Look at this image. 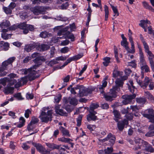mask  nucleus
Returning a JSON list of instances; mask_svg holds the SVG:
<instances>
[{"label": "nucleus", "mask_w": 154, "mask_h": 154, "mask_svg": "<svg viewBox=\"0 0 154 154\" xmlns=\"http://www.w3.org/2000/svg\"><path fill=\"white\" fill-rule=\"evenodd\" d=\"M114 53L115 54V57L116 59L117 62L118 63H120V61L118 57V49L115 46H114Z\"/></svg>", "instance_id": "obj_35"}, {"label": "nucleus", "mask_w": 154, "mask_h": 154, "mask_svg": "<svg viewBox=\"0 0 154 154\" xmlns=\"http://www.w3.org/2000/svg\"><path fill=\"white\" fill-rule=\"evenodd\" d=\"M128 121V120H131L133 118V116L132 114L131 113H127L125 116Z\"/></svg>", "instance_id": "obj_56"}, {"label": "nucleus", "mask_w": 154, "mask_h": 154, "mask_svg": "<svg viewBox=\"0 0 154 154\" xmlns=\"http://www.w3.org/2000/svg\"><path fill=\"white\" fill-rule=\"evenodd\" d=\"M142 4L144 7L146 9H148L152 12H154V9L152 6L149 5L148 3L146 1L142 2Z\"/></svg>", "instance_id": "obj_27"}, {"label": "nucleus", "mask_w": 154, "mask_h": 154, "mask_svg": "<svg viewBox=\"0 0 154 154\" xmlns=\"http://www.w3.org/2000/svg\"><path fill=\"white\" fill-rule=\"evenodd\" d=\"M64 35L66 36V38L70 39L71 41L73 42L75 40V37L73 34L71 33L69 31L66 32Z\"/></svg>", "instance_id": "obj_26"}, {"label": "nucleus", "mask_w": 154, "mask_h": 154, "mask_svg": "<svg viewBox=\"0 0 154 154\" xmlns=\"http://www.w3.org/2000/svg\"><path fill=\"white\" fill-rule=\"evenodd\" d=\"M59 129L62 132L63 136L65 137H70L71 134L68 130L65 129L62 126H60Z\"/></svg>", "instance_id": "obj_19"}, {"label": "nucleus", "mask_w": 154, "mask_h": 154, "mask_svg": "<svg viewBox=\"0 0 154 154\" xmlns=\"http://www.w3.org/2000/svg\"><path fill=\"white\" fill-rule=\"evenodd\" d=\"M37 45H38V43L35 42L28 44L25 45L24 50L27 52H29L35 48L37 49Z\"/></svg>", "instance_id": "obj_13"}, {"label": "nucleus", "mask_w": 154, "mask_h": 154, "mask_svg": "<svg viewBox=\"0 0 154 154\" xmlns=\"http://www.w3.org/2000/svg\"><path fill=\"white\" fill-rule=\"evenodd\" d=\"M13 87H7L5 88L4 93L6 94H12L14 90Z\"/></svg>", "instance_id": "obj_29"}, {"label": "nucleus", "mask_w": 154, "mask_h": 154, "mask_svg": "<svg viewBox=\"0 0 154 154\" xmlns=\"http://www.w3.org/2000/svg\"><path fill=\"white\" fill-rule=\"evenodd\" d=\"M116 136L111 133H109L106 137L103 140L104 141H108V144L111 146H112L115 143Z\"/></svg>", "instance_id": "obj_7"}, {"label": "nucleus", "mask_w": 154, "mask_h": 154, "mask_svg": "<svg viewBox=\"0 0 154 154\" xmlns=\"http://www.w3.org/2000/svg\"><path fill=\"white\" fill-rule=\"evenodd\" d=\"M26 98L28 100L32 99L33 98V95L32 94H30L29 93H27L26 94Z\"/></svg>", "instance_id": "obj_64"}, {"label": "nucleus", "mask_w": 154, "mask_h": 154, "mask_svg": "<svg viewBox=\"0 0 154 154\" xmlns=\"http://www.w3.org/2000/svg\"><path fill=\"white\" fill-rule=\"evenodd\" d=\"M15 143L12 141L10 142L9 147L11 149L14 150L15 149L16 146Z\"/></svg>", "instance_id": "obj_58"}, {"label": "nucleus", "mask_w": 154, "mask_h": 154, "mask_svg": "<svg viewBox=\"0 0 154 154\" xmlns=\"http://www.w3.org/2000/svg\"><path fill=\"white\" fill-rule=\"evenodd\" d=\"M3 9L5 12L7 14H10L12 13V10L8 7H3Z\"/></svg>", "instance_id": "obj_43"}, {"label": "nucleus", "mask_w": 154, "mask_h": 154, "mask_svg": "<svg viewBox=\"0 0 154 154\" xmlns=\"http://www.w3.org/2000/svg\"><path fill=\"white\" fill-rule=\"evenodd\" d=\"M58 140L62 142L67 143H69L70 142L72 141V140L71 139L69 138H66L64 137L58 138Z\"/></svg>", "instance_id": "obj_30"}, {"label": "nucleus", "mask_w": 154, "mask_h": 154, "mask_svg": "<svg viewBox=\"0 0 154 154\" xmlns=\"http://www.w3.org/2000/svg\"><path fill=\"white\" fill-rule=\"evenodd\" d=\"M146 53L147 54V55L148 56L149 61H150V59L153 60V58H154V55L152 54L151 51H149Z\"/></svg>", "instance_id": "obj_51"}, {"label": "nucleus", "mask_w": 154, "mask_h": 154, "mask_svg": "<svg viewBox=\"0 0 154 154\" xmlns=\"http://www.w3.org/2000/svg\"><path fill=\"white\" fill-rule=\"evenodd\" d=\"M129 83V84H128V89L130 92L133 94L131 95H125L122 96V98L124 100H123L122 102L125 105L131 103L132 100L136 97V94L134 93L135 87L133 85V81L130 80Z\"/></svg>", "instance_id": "obj_1"}, {"label": "nucleus", "mask_w": 154, "mask_h": 154, "mask_svg": "<svg viewBox=\"0 0 154 154\" xmlns=\"http://www.w3.org/2000/svg\"><path fill=\"white\" fill-rule=\"evenodd\" d=\"M38 121V119L36 117L33 116L32 117L30 122L35 125V124L37 123Z\"/></svg>", "instance_id": "obj_49"}, {"label": "nucleus", "mask_w": 154, "mask_h": 154, "mask_svg": "<svg viewBox=\"0 0 154 154\" xmlns=\"http://www.w3.org/2000/svg\"><path fill=\"white\" fill-rule=\"evenodd\" d=\"M140 66H141L143 65L146 64L145 59L144 57H140Z\"/></svg>", "instance_id": "obj_59"}, {"label": "nucleus", "mask_w": 154, "mask_h": 154, "mask_svg": "<svg viewBox=\"0 0 154 154\" xmlns=\"http://www.w3.org/2000/svg\"><path fill=\"white\" fill-rule=\"evenodd\" d=\"M35 127V125L30 122L27 126V129L29 131H32Z\"/></svg>", "instance_id": "obj_50"}, {"label": "nucleus", "mask_w": 154, "mask_h": 154, "mask_svg": "<svg viewBox=\"0 0 154 154\" xmlns=\"http://www.w3.org/2000/svg\"><path fill=\"white\" fill-rule=\"evenodd\" d=\"M33 4H40L41 3H50L52 2L50 0H31Z\"/></svg>", "instance_id": "obj_25"}, {"label": "nucleus", "mask_w": 154, "mask_h": 154, "mask_svg": "<svg viewBox=\"0 0 154 154\" xmlns=\"http://www.w3.org/2000/svg\"><path fill=\"white\" fill-rule=\"evenodd\" d=\"M142 115L143 117L149 119L150 122L154 123V110L152 109H149L145 110Z\"/></svg>", "instance_id": "obj_5"}, {"label": "nucleus", "mask_w": 154, "mask_h": 154, "mask_svg": "<svg viewBox=\"0 0 154 154\" xmlns=\"http://www.w3.org/2000/svg\"><path fill=\"white\" fill-rule=\"evenodd\" d=\"M106 78H105V79L102 81V85H98L97 86V89L99 90L100 92V93L102 94H103V93H104V90L107 84V82L106 81Z\"/></svg>", "instance_id": "obj_16"}, {"label": "nucleus", "mask_w": 154, "mask_h": 154, "mask_svg": "<svg viewBox=\"0 0 154 154\" xmlns=\"http://www.w3.org/2000/svg\"><path fill=\"white\" fill-rule=\"evenodd\" d=\"M36 65H34L31 66L30 68L28 69H23L22 72H23L24 74L26 75L28 73L29 74L30 71H31V70H32V69H36Z\"/></svg>", "instance_id": "obj_33"}, {"label": "nucleus", "mask_w": 154, "mask_h": 154, "mask_svg": "<svg viewBox=\"0 0 154 154\" xmlns=\"http://www.w3.org/2000/svg\"><path fill=\"white\" fill-rule=\"evenodd\" d=\"M145 150L146 151L149 152H153L154 151V149L150 144L147 146H146Z\"/></svg>", "instance_id": "obj_54"}, {"label": "nucleus", "mask_w": 154, "mask_h": 154, "mask_svg": "<svg viewBox=\"0 0 154 154\" xmlns=\"http://www.w3.org/2000/svg\"><path fill=\"white\" fill-rule=\"evenodd\" d=\"M10 23L9 21L7 20L3 21L0 24V26L2 28L8 27L10 26Z\"/></svg>", "instance_id": "obj_28"}, {"label": "nucleus", "mask_w": 154, "mask_h": 154, "mask_svg": "<svg viewBox=\"0 0 154 154\" xmlns=\"http://www.w3.org/2000/svg\"><path fill=\"white\" fill-rule=\"evenodd\" d=\"M136 101L138 103L144 104L146 101L145 99L144 98L140 97L137 98Z\"/></svg>", "instance_id": "obj_46"}, {"label": "nucleus", "mask_w": 154, "mask_h": 154, "mask_svg": "<svg viewBox=\"0 0 154 154\" xmlns=\"http://www.w3.org/2000/svg\"><path fill=\"white\" fill-rule=\"evenodd\" d=\"M89 113L87 116V119L88 121L89 122L91 120L95 121L98 120L97 116H95L97 112L95 111H89Z\"/></svg>", "instance_id": "obj_14"}, {"label": "nucleus", "mask_w": 154, "mask_h": 154, "mask_svg": "<svg viewBox=\"0 0 154 154\" xmlns=\"http://www.w3.org/2000/svg\"><path fill=\"white\" fill-rule=\"evenodd\" d=\"M14 97L17 98L18 100H22L23 99L20 93L15 94L14 95Z\"/></svg>", "instance_id": "obj_57"}, {"label": "nucleus", "mask_w": 154, "mask_h": 154, "mask_svg": "<svg viewBox=\"0 0 154 154\" xmlns=\"http://www.w3.org/2000/svg\"><path fill=\"white\" fill-rule=\"evenodd\" d=\"M103 94L104 97L106 101H111L113 100L112 97L109 93L105 94L104 92Z\"/></svg>", "instance_id": "obj_36"}, {"label": "nucleus", "mask_w": 154, "mask_h": 154, "mask_svg": "<svg viewBox=\"0 0 154 154\" xmlns=\"http://www.w3.org/2000/svg\"><path fill=\"white\" fill-rule=\"evenodd\" d=\"M8 31V30L7 29H3L2 30V32L1 34L2 37L4 40H7L11 38L12 34L6 33Z\"/></svg>", "instance_id": "obj_17"}, {"label": "nucleus", "mask_w": 154, "mask_h": 154, "mask_svg": "<svg viewBox=\"0 0 154 154\" xmlns=\"http://www.w3.org/2000/svg\"><path fill=\"white\" fill-rule=\"evenodd\" d=\"M30 10L35 15L44 14L45 11V8L43 6H35L31 8Z\"/></svg>", "instance_id": "obj_8"}, {"label": "nucleus", "mask_w": 154, "mask_h": 154, "mask_svg": "<svg viewBox=\"0 0 154 154\" xmlns=\"http://www.w3.org/2000/svg\"><path fill=\"white\" fill-rule=\"evenodd\" d=\"M33 145L36 147L37 150L42 154H49L50 151L48 150L41 144L33 143Z\"/></svg>", "instance_id": "obj_9"}, {"label": "nucleus", "mask_w": 154, "mask_h": 154, "mask_svg": "<svg viewBox=\"0 0 154 154\" xmlns=\"http://www.w3.org/2000/svg\"><path fill=\"white\" fill-rule=\"evenodd\" d=\"M75 89L76 90L79 89L78 95L79 97L87 96L90 93L91 91L89 89L85 88L83 85H77Z\"/></svg>", "instance_id": "obj_4"}, {"label": "nucleus", "mask_w": 154, "mask_h": 154, "mask_svg": "<svg viewBox=\"0 0 154 154\" xmlns=\"http://www.w3.org/2000/svg\"><path fill=\"white\" fill-rule=\"evenodd\" d=\"M131 35V33L128 34L129 37V40L131 44V51H130V53L133 54L135 52V49L134 48V42L133 40V38L132 37Z\"/></svg>", "instance_id": "obj_22"}, {"label": "nucleus", "mask_w": 154, "mask_h": 154, "mask_svg": "<svg viewBox=\"0 0 154 154\" xmlns=\"http://www.w3.org/2000/svg\"><path fill=\"white\" fill-rule=\"evenodd\" d=\"M69 29V27L66 26L63 29L59 30L57 32V35L59 36H60L62 35L65 34H64V31H67Z\"/></svg>", "instance_id": "obj_44"}, {"label": "nucleus", "mask_w": 154, "mask_h": 154, "mask_svg": "<svg viewBox=\"0 0 154 154\" xmlns=\"http://www.w3.org/2000/svg\"><path fill=\"white\" fill-rule=\"evenodd\" d=\"M121 44L122 46L125 48L128 53H130V51H131V49H130L128 46L129 43L127 42V39L121 41Z\"/></svg>", "instance_id": "obj_21"}, {"label": "nucleus", "mask_w": 154, "mask_h": 154, "mask_svg": "<svg viewBox=\"0 0 154 154\" xmlns=\"http://www.w3.org/2000/svg\"><path fill=\"white\" fill-rule=\"evenodd\" d=\"M42 111L41 114L39 116L41 121L43 122L47 123L49 121L51 120L52 115V110H48L47 113L45 111H47L48 109L47 108L44 107Z\"/></svg>", "instance_id": "obj_2"}, {"label": "nucleus", "mask_w": 154, "mask_h": 154, "mask_svg": "<svg viewBox=\"0 0 154 154\" xmlns=\"http://www.w3.org/2000/svg\"><path fill=\"white\" fill-rule=\"evenodd\" d=\"M69 51V49L67 47H65L62 48L60 50V51L61 53L64 54L67 53Z\"/></svg>", "instance_id": "obj_53"}, {"label": "nucleus", "mask_w": 154, "mask_h": 154, "mask_svg": "<svg viewBox=\"0 0 154 154\" xmlns=\"http://www.w3.org/2000/svg\"><path fill=\"white\" fill-rule=\"evenodd\" d=\"M31 111L29 109H26V110L25 111V112L24 114L25 117L26 118H29V114H31Z\"/></svg>", "instance_id": "obj_60"}, {"label": "nucleus", "mask_w": 154, "mask_h": 154, "mask_svg": "<svg viewBox=\"0 0 154 154\" xmlns=\"http://www.w3.org/2000/svg\"><path fill=\"white\" fill-rule=\"evenodd\" d=\"M119 90V88L117 86H114L112 89H110L108 93L113 98H115L117 97V91H118Z\"/></svg>", "instance_id": "obj_15"}, {"label": "nucleus", "mask_w": 154, "mask_h": 154, "mask_svg": "<svg viewBox=\"0 0 154 154\" xmlns=\"http://www.w3.org/2000/svg\"><path fill=\"white\" fill-rule=\"evenodd\" d=\"M49 48V46L45 44L40 45L38 43V45L37 46V49L40 51L46 50Z\"/></svg>", "instance_id": "obj_20"}, {"label": "nucleus", "mask_w": 154, "mask_h": 154, "mask_svg": "<svg viewBox=\"0 0 154 154\" xmlns=\"http://www.w3.org/2000/svg\"><path fill=\"white\" fill-rule=\"evenodd\" d=\"M149 63L150 65L152 71L154 72V62L153 60L150 59L149 61Z\"/></svg>", "instance_id": "obj_63"}, {"label": "nucleus", "mask_w": 154, "mask_h": 154, "mask_svg": "<svg viewBox=\"0 0 154 154\" xmlns=\"http://www.w3.org/2000/svg\"><path fill=\"white\" fill-rule=\"evenodd\" d=\"M104 8L105 12V20H107L109 14V8L108 6L105 5L104 6Z\"/></svg>", "instance_id": "obj_39"}, {"label": "nucleus", "mask_w": 154, "mask_h": 154, "mask_svg": "<svg viewBox=\"0 0 154 154\" xmlns=\"http://www.w3.org/2000/svg\"><path fill=\"white\" fill-rule=\"evenodd\" d=\"M33 61L35 64L34 65H36V68L37 67H38L39 65H40L41 64V59L40 57L35 58L33 60Z\"/></svg>", "instance_id": "obj_38"}, {"label": "nucleus", "mask_w": 154, "mask_h": 154, "mask_svg": "<svg viewBox=\"0 0 154 154\" xmlns=\"http://www.w3.org/2000/svg\"><path fill=\"white\" fill-rule=\"evenodd\" d=\"M135 79L136 80V81L137 83L141 87L146 88L149 83H150V79L149 78L146 76L145 79L144 81L143 82L140 79H138V77L135 75Z\"/></svg>", "instance_id": "obj_6"}, {"label": "nucleus", "mask_w": 154, "mask_h": 154, "mask_svg": "<svg viewBox=\"0 0 154 154\" xmlns=\"http://www.w3.org/2000/svg\"><path fill=\"white\" fill-rule=\"evenodd\" d=\"M69 103L73 105H76L78 103V100L75 98L72 97L69 99Z\"/></svg>", "instance_id": "obj_40"}, {"label": "nucleus", "mask_w": 154, "mask_h": 154, "mask_svg": "<svg viewBox=\"0 0 154 154\" xmlns=\"http://www.w3.org/2000/svg\"><path fill=\"white\" fill-rule=\"evenodd\" d=\"M143 44L145 52L149 51V47L147 43L146 42H144Z\"/></svg>", "instance_id": "obj_61"}, {"label": "nucleus", "mask_w": 154, "mask_h": 154, "mask_svg": "<svg viewBox=\"0 0 154 154\" xmlns=\"http://www.w3.org/2000/svg\"><path fill=\"white\" fill-rule=\"evenodd\" d=\"M140 66L142 71L144 70L145 72H149L150 71L149 68L146 64Z\"/></svg>", "instance_id": "obj_34"}, {"label": "nucleus", "mask_w": 154, "mask_h": 154, "mask_svg": "<svg viewBox=\"0 0 154 154\" xmlns=\"http://www.w3.org/2000/svg\"><path fill=\"white\" fill-rule=\"evenodd\" d=\"M145 136L148 137L154 136V130H149V131L146 134Z\"/></svg>", "instance_id": "obj_55"}, {"label": "nucleus", "mask_w": 154, "mask_h": 154, "mask_svg": "<svg viewBox=\"0 0 154 154\" xmlns=\"http://www.w3.org/2000/svg\"><path fill=\"white\" fill-rule=\"evenodd\" d=\"M15 59V57H14L9 58L7 60H5L2 63L1 67H3V69H6L7 66L10 64L11 65Z\"/></svg>", "instance_id": "obj_10"}, {"label": "nucleus", "mask_w": 154, "mask_h": 154, "mask_svg": "<svg viewBox=\"0 0 154 154\" xmlns=\"http://www.w3.org/2000/svg\"><path fill=\"white\" fill-rule=\"evenodd\" d=\"M99 107V105L97 104L93 103L90 106V110L89 111H95L94 110Z\"/></svg>", "instance_id": "obj_42"}, {"label": "nucleus", "mask_w": 154, "mask_h": 154, "mask_svg": "<svg viewBox=\"0 0 154 154\" xmlns=\"http://www.w3.org/2000/svg\"><path fill=\"white\" fill-rule=\"evenodd\" d=\"M46 145L49 148L51 149H57L58 148V145L54 143H46Z\"/></svg>", "instance_id": "obj_32"}, {"label": "nucleus", "mask_w": 154, "mask_h": 154, "mask_svg": "<svg viewBox=\"0 0 154 154\" xmlns=\"http://www.w3.org/2000/svg\"><path fill=\"white\" fill-rule=\"evenodd\" d=\"M87 128L90 131H92L95 129L96 126L95 125H87Z\"/></svg>", "instance_id": "obj_62"}, {"label": "nucleus", "mask_w": 154, "mask_h": 154, "mask_svg": "<svg viewBox=\"0 0 154 154\" xmlns=\"http://www.w3.org/2000/svg\"><path fill=\"white\" fill-rule=\"evenodd\" d=\"M5 70H6V69H3V67H0V77L4 76L6 75V74H7V72L4 71Z\"/></svg>", "instance_id": "obj_52"}, {"label": "nucleus", "mask_w": 154, "mask_h": 154, "mask_svg": "<svg viewBox=\"0 0 154 154\" xmlns=\"http://www.w3.org/2000/svg\"><path fill=\"white\" fill-rule=\"evenodd\" d=\"M56 113L57 114H59L61 116H67V113L63 111L62 109H60L58 111V112H57Z\"/></svg>", "instance_id": "obj_48"}, {"label": "nucleus", "mask_w": 154, "mask_h": 154, "mask_svg": "<svg viewBox=\"0 0 154 154\" xmlns=\"http://www.w3.org/2000/svg\"><path fill=\"white\" fill-rule=\"evenodd\" d=\"M37 73L36 71L34 69H32L27 76V78L30 81H32L39 77L38 75H36Z\"/></svg>", "instance_id": "obj_11"}, {"label": "nucleus", "mask_w": 154, "mask_h": 154, "mask_svg": "<svg viewBox=\"0 0 154 154\" xmlns=\"http://www.w3.org/2000/svg\"><path fill=\"white\" fill-rule=\"evenodd\" d=\"M18 27L20 29L23 30L24 34H26L29 32V30L31 31H33L35 29L34 26L27 24L26 23H20L18 25Z\"/></svg>", "instance_id": "obj_3"}, {"label": "nucleus", "mask_w": 154, "mask_h": 154, "mask_svg": "<svg viewBox=\"0 0 154 154\" xmlns=\"http://www.w3.org/2000/svg\"><path fill=\"white\" fill-rule=\"evenodd\" d=\"M144 95L145 97L149 100H152L153 98V96L148 91H145Z\"/></svg>", "instance_id": "obj_41"}, {"label": "nucleus", "mask_w": 154, "mask_h": 154, "mask_svg": "<svg viewBox=\"0 0 154 154\" xmlns=\"http://www.w3.org/2000/svg\"><path fill=\"white\" fill-rule=\"evenodd\" d=\"M111 146L110 147H107V149L104 150V152L105 154H111L113 151V149Z\"/></svg>", "instance_id": "obj_45"}, {"label": "nucleus", "mask_w": 154, "mask_h": 154, "mask_svg": "<svg viewBox=\"0 0 154 154\" xmlns=\"http://www.w3.org/2000/svg\"><path fill=\"white\" fill-rule=\"evenodd\" d=\"M127 76H123L122 77V80L118 79L116 80L115 81V83L116 85L115 86H117L118 88L119 87H122L123 85V82L122 80H125L127 79Z\"/></svg>", "instance_id": "obj_18"}, {"label": "nucleus", "mask_w": 154, "mask_h": 154, "mask_svg": "<svg viewBox=\"0 0 154 154\" xmlns=\"http://www.w3.org/2000/svg\"><path fill=\"white\" fill-rule=\"evenodd\" d=\"M110 58L109 57H106L103 58V60L104 61L103 62V65L105 66H107L110 63Z\"/></svg>", "instance_id": "obj_31"}, {"label": "nucleus", "mask_w": 154, "mask_h": 154, "mask_svg": "<svg viewBox=\"0 0 154 154\" xmlns=\"http://www.w3.org/2000/svg\"><path fill=\"white\" fill-rule=\"evenodd\" d=\"M113 113L114 116V120L116 122H118L119 120L121 118V115L119 111L117 110L114 109Z\"/></svg>", "instance_id": "obj_23"}, {"label": "nucleus", "mask_w": 154, "mask_h": 154, "mask_svg": "<svg viewBox=\"0 0 154 154\" xmlns=\"http://www.w3.org/2000/svg\"><path fill=\"white\" fill-rule=\"evenodd\" d=\"M110 5L111 7L112 8V9L113 11L114 14H115L113 15V16L114 17L115 16L116 14V16H119V13L118 12V10L116 8V7L114 6L113 5H112L111 4H110Z\"/></svg>", "instance_id": "obj_47"}, {"label": "nucleus", "mask_w": 154, "mask_h": 154, "mask_svg": "<svg viewBox=\"0 0 154 154\" xmlns=\"http://www.w3.org/2000/svg\"><path fill=\"white\" fill-rule=\"evenodd\" d=\"M56 19L58 21H66L68 19V18L67 17H63L62 15H60L59 16L56 17Z\"/></svg>", "instance_id": "obj_37"}, {"label": "nucleus", "mask_w": 154, "mask_h": 154, "mask_svg": "<svg viewBox=\"0 0 154 154\" xmlns=\"http://www.w3.org/2000/svg\"><path fill=\"white\" fill-rule=\"evenodd\" d=\"M0 48L4 51L8 50L9 48V44L8 42H5L3 41L0 42Z\"/></svg>", "instance_id": "obj_24"}, {"label": "nucleus", "mask_w": 154, "mask_h": 154, "mask_svg": "<svg viewBox=\"0 0 154 154\" xmlns=\"http://www.w3.org/2000/svg\"><path fill=\"white\" fill-rule=\"evenodd\" d=\"M117 123V127L119 131H122L123 129L125 126L128 124V121L126 119L122 121H119Z\"/></svg>", "instance_id": "obj_12"}]
</instances>
